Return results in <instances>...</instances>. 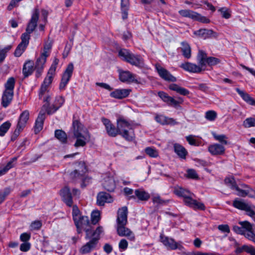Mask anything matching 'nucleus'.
Listing matches in <instances>:
<instances>
[{
    "mask_svg": "<svg viewBox=\"0 0 255 255\" xmlns=\"http://www.w3.org/2000/svg\"><path fill=\"white\" fill-rule=\"evenodd\" d=\"M117 128L119 134H121L126 140L130 141L134 136L132 125L128 121L123 118L117 120Z\"/></svg>",
    "mask_w": 255,
    "mask_h": 255,
    "instance_id": "1",
    "label": "nucleus"
},
{
    "mask_svg": "<svg viewBox=\"0 0 255 255\" xmlns=\"http://www.w3.org/2000/svg\"><path fill=\"white\" fill-rule=\"evenodd\" d=\"M119 56L123 60L136 67H142L144 63L141 57L135 55L127 49H123L119 51Z\"/></svg>",
    "mask_w": 255,
    "mask_h": 255,
    "instance_id": "2",
    "label": "nucleus"
},
{
    "mask_svg": "<svg viewBox=\"0 0 255 255\" xmlns=\"http://www.w3.org/2000/svg\"><path fill=\"white\" fill-rule=\"evenodd\" d=\"M160 240L168 249L172 250L178 249L184 254H185V249L182 245L181 242H176L173 239L169 238L162 234L160 236Z\"/></svg>",
    "mask_w": 255,
    "mask_h": 255,
    "instance_id": "3",
    "label": "nucleus"
},
{
    "mask_svg": "<svg viewBox=\"0 0 255 255\" xmlns=\"http://www.w3.org/2000/svg\"><path fill=\"white\" fill-rule=\"evenodd\" d=\"M75 224L77 227L78 233H81L82 230L83 229L86 233V239H89L91 233V227L90 226V222L88 217L87 216L81 217L79 220L75 222Z\"/></svg>",
    "mask_w": 255,
    "mask_h": 255,
    "instance_id": "4",
    "label": "nucleus"
},
{
    "mask_svg": "<svg viewBox=\"0 0 255 255\" xmlns=\"http://www.w3.org/2000/svg\"><path fill=\"white\" fill-rule=\"evenodd\" d=\"M194 194L191 192L189 193L184 199L183 201L185 204L190 208L194 209H199L204 210L205 209V205L201 202H199L197 200L194 199L193 197Z\"/></svg>",
    "mask_w": 255,
    "mask_h": 255,
    "instance_id": "5",
    "label": "nucleus"
},
{
    "mask_svg": "<svg viewBox=\"0 0 255 255\" xmlns=\"http://www.w3.org/2000/svg\"><path fill=\"white\" fill-rule=\"evenodd\" d=\"M74 70V65L73 63H69L67 66L65 71L64 72L61 82L59 85V89L61 90H64L72 76Z\"/></svg>",
    "mask_w": 255,
    "mask_h": 255,
    "instance_id": "6",
    "label": "nucleus"
},
{
    "mask_svg": "<svg viewBox=\"0 0 255 255\" xmlns=\"http://www.w3.org/2000/svg\"><path fill=\"white\" fill-rule=\"evenodd\" d=\"M237 191V195L241 197L249 196L255 198V191L248 187L246 184H242L240 186H237L235 189Z\"/></svg>",
    "mask_w": 255,
    "mask_h": 255,
    "instance_id": "7",
    "label": "nucleus"
},
{
    "mask_svg": "<svg viewBox=\"0 0 255 255\" xmlns=\"http://www.w3.org/2000/svg\"><path fill=\"white\" fill-rule=\"evenodd\" d=\"M128 208L126 206L119 208L117 212V226H126L128 223Z\"/></svg>",
    "mask_w": 255,
    "mask_h": 255,
    "instance_id": "8",
    "label": "nucleus"
},
{
    "mask_svg": "<svg viewBox=\"0 0 255 255\" xmlns=\"http://www.w3.org/2000/svg\"><path fill=\"white\" fill-rule=\"evenodd\" d=\"M59 63V59L55 58L51 64L47 73L46 78L43 82V84L49 86L52 83L54 76L55 74V71L57 66Z\"/></svg>",
    "mask_w": 255,
    "mask_h": 255,
    "instance_id": "9",
    "label": "nucleus"
},
{
    "mask_svg": "<svg viewBox=\"0 0 255 255\" xmlns=\"http://www.w3.org/2000/svg\"><path fill=\"white\" fill-rule=\"evenodd\" d=\"M155 67L158 74L162 79L167 81H176V78L160 64H156Z\"/></svg>",
    "mask_w": 255,
    "mask_h": 255,
    "instance_id": "10",
    "label": "nucleus"
},
{
    "mask_svg": "<svg viewBox=\"0 0 255 255\" xmlns=\"http://www.w3.org/2000/svg\"><path fill=\"white\" fill-rule=\"evenodd\" d=\"M76 139L74 144L76 147L79 146H84L90 140V134L88 130L83 132L79 134H76V136H74Z\"/></svg>",
    "mask_w": 255,
    "mask_h": 255,
    "instance_id": "11",
    "label": "nucleus"
},
{
    "mask_svg": "<svg viewBox=\"0 0 255 255\" xmlns=\"http://www.w3.org/2000/svg\"><path fill=\"white\" fill-rule=\"evenodd\" d=\"M158 96L165 103L170 106L176 107L178 105L182 104L183 100L182 98H179L178 101L175 100L173 98L169 96L167 93L160 91L158 93Z\"/></svg>",
    "mask_w": 255,
    "mask_h": 255,
    "instance_id": "12",
    "label": "nucleus"
},
{
    "mask_svg": "<svg viewBox=\"0 0 255 255\" xmlns=\"http://www.w3.org/2000/svg\"><path fill=\"white\" fill-rule=\"evenodd\" d=\"M90 241L85 244L79 250L81 254H87L96 249L98 243V238H92Z\"/></svg>",
    "mask_w": 255,
    "mask_h": 255,
    "instance_id": "13",
    "label": "nucleus"
},
{
    "mask_svg": "<svg viewBox=\"0 0 255 255\" xmlns=\"http://www.w3.org/2000/svg\"><path fill=\"white\" fill-rule=\"evenodd\" d=\"M39 11L37 8H35L32 12L31 19L28 22L26 31L28 33H32L37 26V23L39 19Z\"/></svg>",
    "mask_w": 255,
    "mask_h": 255,
    "instance_id": "14",
    "label": "nucleus"
},
{
    "mask_svg": "<svg viewBox=\"0 0 255 255\" xmlns=\"http://www.w3.org/2000/svg\"><path fill=\"white\" fill-rule=\"evenodd\" d=\"M119 77L120 80L123 82L139 83V81L136 78V76L128 71L120 72Z\"/></svg>",
    "mask_w": 255,
    "mask_h": 255,
    "instance_id": "15",
    "label": "nucleus"
},
{
    "mask_svg": "<svg viewBox=\"0 0 255 255\" xmlns=\"http://www.w3.org/2000/svg\"><path fill=\"white\" fill-rule=\"evenodd\" d=\"M117 234L121 237H126L130 241H134L135 237L134 233L126 226H117Z\"/></svg>",
    "mask_w": 255,
    "mask_h": 255,
    "instance_id": "16",
    "label": "nucleus"
},
{
    "mask_svg": "<svg viewBox=\"0 0 255 255\" xmlns=\"http://www.w3.org/2000/svg\"><path fill=\"white\" fill-rule=\"evenodd\" d=\"M60 196L62 201L69 207L73 206V202L72 196L70 188L65 186L62 188L60 192Z\"/></svg>",
    "mask_w": 255,
    "mask_h": 255,
    "instance_id": "17",
    "label": "nucleus"
},
{
    "mask_svg": "<svg viewBox=\"0 0 255 255\" xmlns=\"http://www.w3.org/2000/svg\"><path fill=\"white\" fill-rule=\"evenodd\" d=\"M239 224L243 227L247 234L245 237L255 243V234L253 231V225L248 221H240Z\"/></svg>",
    "mask_w": 255,
    "mask_h": 255,
    "instance_id": "18",
    "label": "nucleus"
},
{
    "mask_svg": "<svg viewBox=\"0 0 255 255\" xmlns=\"http://www.w3.org/2000/svg\"><path fill=\"white\" fill-rule=\"evenodd\" d=\"M102 121L104 125L108 134L112 137H115L118 134L119 131L118 128L113 125L110 121L105 118H102Z\"/></svg>",
    "mask_w": 255,
    "mask_h": 255,
    "instance_id": "19",
    "label": "nucleus"
},
{
    "mask_svg": "<svg viewBox=\"0 0 255 255\" xmlns=\"http://www.w3.org/2000/svg\"><path fill=\"white\" fill-rule=\"evenodd\" d=\"M112 202H113L112 197L108 193L102 192L97 195V204L99 206H104L106 203H111Z\"/></svg>",
    "mask_w": 255,
    "mask_h": 255,
    "instance_id": "20",
    "label": "nucleus"
},
{
    "mask_svg": "<svg viewBox=\"0 0 255 255\" xmlns=\"http://www.w3.org/2000/svg\"><path fill=\"white\" fill-rule=\"evenodd\" d=\"M208 151L212 155H218L223 154L225 152V147L223 145L215 143L211 144L208 146Z\"/></svg>",
    "mask_w": 255,
    "mask_h": 255,
    "instance_id": "21",
    "label": "nucleus"
},
{
    "mask_svg": "<svg viewBox=\"0 0 255 255\" xmlns=\"http://www.w3.org/2000/svg\"><path fill=\"white\" fill-rule=\"evenodd\" d=\"M180 67L185 71L190 73H200L202 71L200 66L188 62L182 63Z\"/></svg>",
    "mask_w": 255,
    "mask_h": 255,
    "instance_id": "22",
    "label": "nucleus"
},
{
    "mask_svg": "<svg viewBox=\"0 0 255 255\" xmlns=\"http://www.w3.org/2000/svg\"><path fill=\"white\" fill-rule=\"evenodd\" d=\"M130 91L129 89H117L110 93V96L116 99H121L127 97Z\"/></svg>",
    "mask_w": 255,
    "mask_h": 255,
    "instance_id": "23",
    "label": "nucleus"
},
{
    "mask_svg": "<svg viewBox=\"0 0 255 255\" xmlns=\"http://www.w3.org/2000/svg\"><path fill=\"white\" fill-rule=\"evenodd\" d=\"M80 168L81 170L76 169L70 173V176L71 179L75 181L83 179L84 174L86 172L87 170L83 164L81 165Z\"/></svg>",
    "mask_w": 255,
    "mask_h": 255,
    "instance_id": "24",
    "label": "nucleus"
},
{
    "mask_svg": "<svg viewBox=\"0 0 255 255\" xmlns=\"http://www.w3.org/2000/svg\"><path fill=\"white\" fill-rule=\"evenodd\" d=\"M45 115L44 112L41 111L35 121L34 131L36 133L39 132L43 128Z\"/></svg>",
    "mask_w": 255,
    "mask_h": 255,
    "instance_id": "25",
    "label": "nucleus"
},
{
    "mask_svg": "<svg viewBox=\"0 0 255 255\" xmlns=\"http://www.w3.org/2000/svg\"><path fill=\"white\" fill-rule=\"evenodd\" d=\"M64 99L62 97H57L56 98L52 107L49 108L47 109V113L49 115H51L56 112L64 103Z\"/></svg>",
    "mask_w": 255,
    "mask_h": 255,
    "instance_id": "26",
    "label": "nucleus"
},
{
    "mask_svg": "<svg viewBox=\"0 0 255 255\" xmlns=\"http://www.w3.org/2000/svg\"><path fill=\"white\" fill-rule=\"evenodd\" d=\"M47 57L45 56L44 54H41L40 56L36 61L35 68L36 70L37 73L39 75H40L43 71L44 64L46 61Z\"/></svg>",
    "mask_w": 255,
    "mask_h": 255,
    "instance_id": "27",
    "label": "nucleus"
},
{
    "mask_svg": "<svg viewBox=\"0 0 255 255\" xmlns=\"http://www.w3.org/2000/svg\"><path fill=\"white\" fill-rule=\"evenodd\" d=\"M72 129L73 136H76V134H79L83 132L87 131V129L78 121L75 120L73 122Z\"/></svg>",
    "mask_w": 255,
    "mask_h": 255,
    "instance_id": "28",
    "label": "nucleus"
},
{
    "mask_svg": "<svg viewBox=\"0 0 255 255\" xmlns=\"http://www.w3.org/2000/svg\"><path fill=\"white\" fill-rule=\"evenodd\" d=\"M207 56L206 53L202 50H199L197 56L198 66L203 70V67L207 65Z\"/></svg>",
    "mask_w": 255,
    "mask_h": 255,
    "instance_id": "29",
    "label": "nucleus"
},
{
    "mask_svg": "<svg viewBox=\"0 0 255 255\" xmlns=\"http://www.w3.org/2000/svg\"><path fill=\"white\" fill-rule=\"evenodd\" d=\"M236 91L242 98L248 104L255 106V100L244 91L236 88Z\"/></svg>",
    "mask_w": 255,
    "mask_h": 255,
    "instance_id": "30",
    "label": "nucleus"
},
{
    "mask_svg": "<svg viewBox=\"0 0 255 255\" xmlns=\"http://www.w3.org/2000/svg\"><path fill=\"white\" fill-rule=\"evenodd\" d=\"M14 92L4 91L2 95L1 105L4 108H6L11 103Z\"/></svg>",
    "mask_w": 255,
    "mask_h": 255,
    "instance_id": "31",
    "label": "nucleus"
},
{
    "mask_svg": "<svg viewBox=\"0 0 255 255\" xmlns=\"http://www.w3.org/2000/svg\"><path fill=\"white\" fill-rule=\"evenodd\" d=\"M214 34L215 33L212 30L208 29H200L194 31V34L204 39L209 38Z\"/></svg>",
    "mask_w": 255,
    "mask_h": 255,
    "instance_id": "32",
    "label": "nucleus"
},
{
    "mask_svg": "<svg viewBox=\"0 0 255 255\" xmlns=\"http://www.w3.org/2000/svg\"><path fill=\"white\" fill-rule=\"evenodd\" d=\"M29 112L28 110H25L20 115L17 125L23 128L26 126V125L29 120Z\"/></svg>",
    "mask_w": 255,
    "mask_h": 255,
    "instance_id": "33",
    "label": "nucleus"
},
{
    "mask_svg": "<svg viewBox=\"0 0 255 255\" xmlns=\"http://www.w3.org/2000/svg\"><path fill=\"white\" fill-rule=\"evenodd\" d=\"M34 63L32 61H26L23 67L22 72L25 77L31 75L33 71Z\"/></svg>",
    "mask_w": 255,
    "mask_h": 255,
    "instance_id": "34",
    "label": "nucleus"
},
{
    "mask_svg": "<svg viewBox=\"0 0 255 255\" xmlns=\"http://www.w3.org/2000/svg\"><path fill=\"white\" fill-rule=\"evenodd\" d=\"M169 88L172 91H174L183 96H187L189 94V91L186 89L180 87L176 84H171L169 86Z\"/></svg>",
    "mask_w": 255,
    "mask_h": 255,
    "instance_id": "35",
    "label": "nucleus"
},
{
    "mask_svg": "<svg viewBox=\"0 0 255 255\" xmlns=\"http://www.w3.org/2000/svg\"><path fill=\"white\" fill-rule=\"evenodd\" d=\"M174 150L175 152L181 158L184 159L187 154V151L186 149L178 143L174 144Z\"/></svg>",
    "mask_w": 255,
    "mask_h": 255,
    "instance_id": "36",
    "label": "nucleus"
},
{
    "mask_svg": "<svg viewBox=\"0 0 255 255\" xmlns=\"http://www.w3.org/2000/svg\"><path fill=\"white\" fill-rule=\"evenodd\" d=\"M243 251L246 252L251 255H255V248L252 246L244 245L242 247L237 248L235 251L238 254L241 253Z\"/></svg>",
    "mask_w": 255,
    "mask_h": 255,
    "instance_id": "37",
    "label": "nucleus"
},
{
    "mask_svg": "<svg viewBox=\"0 0 255 255\" xmlns=\"http://www.w3.org/2000/svg\"><path fill=\"white\" fill-rule=\"evenodd\" d=\"M135 196L141 201H146L149 197V194L142 189H136L134 191Z\"/></svg>",
    "mask_w": 255,
    "mask_h": 255,
    "instance_id": "38",
    "label": "nucleus"
},
{
    "mask_svg": "<svg viewBox=\"0 0 255 255\" xmlns=\"http://www.w3.org/2000/svg\"><path fill=\"white\" fill-rule=\"evenodd\" d=\"M181 51L183 55L186 58L189 59L191 56V50L190 45L186 42H183L181 43Z\"/></svg>",
    "mask_w": 255,
    "mask_h": 255,
    "instance_id": "39",
    "label": "nucleus"
},
{
    "mask_svg": "<svg viewBox=\"0 0 255 255\" xmlns=\"http://www.w3.org/2000/svg\"><path fill=\"white\" fill-rule=\"evenodd\" d=\"M15 80L13 77L9 78L4 84L5 91L13 92Z\"/></svg>",
    "mask_w": 255,
    "mask_h": 255,
    "instance_id": "40",
    "label": "nucleus"
},
{
    "mask_svg": "<svg viewBox=\"0 0 255 255\" xmlns=\"http://www.w3.org/2000/svg\"><path fill=\"white\" fill-rule=\"evenodd\" d=\"M180 15L183 17H188L194 19L197 13L189 9H182L179 11Z\"/></svg>",
    "mask_w": 255,
    "mask_h": 255,
    "instance_id": "41",
    "label": "nucleus"
},
{
    "mask_svg": "<svg viewBox=\"0 0 255 255\" xmlns=\"http://www.w3.org/2000/svg\"><path fill=\"white\" fill-rule=\"evenodd\" d=\"M174 193L177 196L182 197L184 199L187 195H189L190 192L181 187L177 186L174 187Z\"/></svg>",
    "mask_w": 255,
    "mask_h": 255,
    "instance_id": "42",
    "label": "nucleus"
},
{
    "mask_svg": "<svg viewBox=\"0 0 255 255\" xmlns=\"http://www.w3.org/2000/svg\"><path fill=\"white\" fill-rule=\"evenodd\" d=\"M103 186L108 191H113L115 188V184L114 179L112 178H109L107 180L104 181Z\"/></svg>",
    "mask_w": 255,
    "mask_h": 255,
    "instance_id": "43",
    "label": "nucleus"
},
{
    "mask_svg": "<svg viewBox=\"0 0 255 255\" xmlns=\"http://www.w3.org/2000/svg\"><path fill=\"white\" fill-rule=\"evenodd\" d=\"M249 205V204L238 199H235L233 202L234 207L242 210L246 211Z\"/></svg>",
    "mask_w": 255,
    "mask_h": 255,
    "instance_id": "44",
    "label": "nucleus"
},
{
    "mask_svg": "<svg viewBox=\"0 0 255 255\" xmlns=\"http://www.w3.org/2000/svg\"><path fill=\"white\" fill-rule=\"evenodd\" d=\"M55 136L62 143L66 142L67 140V135L66 133L62 130H56L55 131Z\"/></svg>",
    "mask_w": 255,
    "mask_h": 255,
    "instance_id": "45",
    "label": "nucleus"
},
{
    "mask_svg": "<svg viewBox=\"0 0 255 255\" xmlns=\"http://www.w3.org/2000/svg\"><path fill=\"white\" fill-rule=\"evenodd\" d=\"M11 126L9 121L3 123L0 126V136H3L10 128Z\"/></svg>",
    "mask_w": 255,
    "mask_h": 255,
    "instance_id": "46",
    "label": "nucleus"
},
{
    "mask_svg": "<svg viewBox=\"0 0 255 255\" xmlns=\"http://www.w3.org/2000/svg\"><path fill=\"white\" fill-rule=\"evenodd\" d=\"M144 150L146 154L150 157L155 158L158 156V151L154 147H147Z\"/></svg>",
    "mask_w": 255,
    "mask_h": 255,
    "instance_id": "47",
    "label": "nucleus"
},
{
    "mask_svg": "<svg viewBox=\"0 0 255 255\" xmlns=\"http://www.w3.org/2000/svg\"><path fill=\"white\" fill-rule=\"evenodd\" d=\"M217 117V113L213 110L207 111L205 113V118L209 121H214Z\"/></svg>",
    "mask_w": 255,
    "mask_h": 255,
    "instance_id": "48",
    "label": "nucleus"
},
{
    "mask_svg": "<svg viewBox=\"0 0 255 255\" xmlns=\"http://www.w3.org/2000/svg\"><path fill=\"white\" fill-rule=\"evenodd\" d=\"M225 184L232 189L235 190L237 186L235 180L233 177H227L225 179Z\"/></svg>",
    "mask_w": 255,
    "mask_h": 255,
    "instance_id": "49",
    "label": "nucleus"
},
{
    "mask_svg": "<svg viewBox=\"0 0 255 255\" xmlns=\"http://www.w3.org/2000/svg\"><path fill=\"white\" fill-rule=\"evenodd\" d=\"M27 47V46L24 45L21 43H19L18 46H17L14 53V55L15 57H19L21 55V54L24 52L26 48Z\"/></svg>",
    "mask_w": 255,
    "mask_h": 255,
    "instance_id": "50",
    "label": "nucleus"
},
{
    "mask_svg": "<svg viewBox=\"0 0 255 255\" xmlns=\"http://www.w3.org/2000/svg\"><path fill=\"white\" fill-rule=\"evenodd\" d=\"M100 219V213L99 211H94L91 213V223L96 224Z\"/></svg>",
    "mask_w": 255,
    "mask_h": 255,
    "instance_id": "51",
    "label": "nucleus"
},
{
    "mask_svg": "<svg viewBox=\"0 0 255 255\" xmlns=\"http://www.w3.org/2000/svg\"><path fill=\"white\" fill-rule=\"evenodd\" d=\"M212 135L215 139L217 140H218L219 142H221L224 144H227L228 141L227 140V137L224 134H217L216 133L213 132L212 133Z\"/></svg>",
    "mask_w": 255,
    "mask_h": 255,
    "instance_id": "52",
    "label": "nucleus"
},
{
    "mask_svg": "<svg viewBox=\"0 0 255 255\" xmlns=\"http://www.w3.org/2000/svg\"><path fill=\"white\" fill-rule=\"evenodd\" d=\"M243 126L246 128L255 127V118L251 117L246 119L243 122Z\"/></svg>",
    "mask_w": 255,
    "mask_h": 255,
    "instance_id": "53",
    "label": "nucleus"
},
{
    "mask_svg": "<svg viewBox=\"0 0 255 255\" xmlns=\"http://www.w3.org/2000/svg\"><path fill=\"white\" fill-rule=\"evenodd\" d=\"M11 45H8L4 48L0 50V64L4 60L7 52L11 48Z\"/></svg>",
    "mask_w": 255,
    "mask_h": 255,
    "instance_id": "54",
    "label": "nucleus"
},
{
    "mask_svg": "<svg viewBox=\"0 0 255 255\" xmlns=\"http://www.w3.org/2000/svg\"><path fill=\"white\" fill-rule=\"evenodd\" d=\"M222 14V16L226 19H228L231 17V12L229 8L226 7H222L218 10Z\"/></svg>",
    "mask_w": 255,
    "mask_h": 255,
    "instance_id": "55",
    "label": "nucleus"
},
{
    "mask_svg": "<svg viewBox=\"0 0 255 255\" xmlns=\"http://www.w3.org/2000/svg\"><path fill=\"white\" fill-rule=\"evenodd\" d=\"M30 33L25 32L23 33L21 36V41L20 43H21L24 45L28 46L29 43V40L30 39Z\"/></svg>",
    "mask_w": 255,
    "mask_h": 255,
    "instance_id": "56",
    "label": "nucleus"
},
{
    "mask_svg": "<svg viewBox=\"0 0 255 255\" xmlns=\"http://www.w3.org/2000/svg\"><path fill=\"white\" fill-rule=\"evenodd\" d=\"M72 215L74 222H77L78 220H79V219L81 217L80 211L76 205L73 206Z\"/></svg>",
    "mask_w": 255,
    "mask_h": 255,
    "instance_id": "57",
    "label": "nucleus"
},
{
    "mask_svg": "<svg viewBox=\"0 0 255 255\" xmlns=\"http://www.w3.org/2000/svg\"><path fill=\"white\" fill-rule=\"evenodd\" d=\"M103 227L101 226L98 227L94 232H92L91 230V233L90 234V237L89 239L92 238H98V241L100 239V235L103 232Z\"/></svg>",
    "mask_w": 255,
    "mask_h": 255,
    "instance_id": "58",
    "label": "nucleus"
},
{
    "mask_svg": "<svg viewBox=\"0 0 255 255\" xmlns=\"http://www.w3.org/2000/svg\"><path fill=\"white\" fill-rule=\"evenodd\" d=\"M245 211L248 216L255 221V206L249 204Z\"/></svg>",
    "mask_w": 255,
    "mask_h": 255,
    "instance_id": "59",
    "label": "nucleus"
},
{
    "mask_svg": "<svg viewBox=\"0 0 255 255\" xmlns=\"http://www.w3.org/2000/svg\"><path fill=\"white\" fill-rule=\"evenodd\" d=\"M42 226V223L40 221H34L32 222L30 226V230H38L40 229Z\"/></svg>",
    "mask_w": 255,
    "mask_h": 255,
    "instance_id": "60",
    "label": "nucleus"
},
{
    "mask_svg": "<svg viewBox=\"0 0 255 255\" xmlns=\"http://www.w3.org/2000/svg\"><path fill=\"white\" fill-rule=\"evenodd\" d=\"M220 62V60L217 58L213 57H208L207 61V65L212 66L219 63Z\"/></svg>",
    "mask_w": 255,
    "mask_h": 255,
    "instance_id": "61",
    "label": "nucleus"
},
{
    "mask_svg": "<svg viewBox=\"0 0 255 255\" xmlns=\"http://www.w3.org/2000/svg\"><path fill=\"white\" fill-rule=\"evenodd\" d=\"M10 189L9 188H5L3 191L0 192V204L5 199V197L10 193Z\"/></svg>",
    "mask_w": 255,
    "mask_h": 255,
    "instance_id": "62",
    "label": "nucleus"
},
{
    "mask_svg": "<svg viewBox=\"0 0 255 255\" xmlns=\"http://www.w3.org/2000/svg\"><path fill=\"white\" fill-rule=\"evenodd\" d=\"M52 44L50 42L46 43L44 46L43 51L41 54H44L45 56L48 57L49 55V50L51 48Z\"/></svg>",
    "mask_w": 255,
    "mask_h": 255,
    "instance_id": "63",
    "label": "nucleus"
},
{
    "mask_svg": "<svg viewBox=\"0 0 255 255\" xmlns=\"http://www.w3.org/2000/svg\"><path fill=\"white\" fill-rule=\"evenodd\" d=\"M186 139L190 145L195 146L199 145V144L195 138V136L193 135H189L186 136Z\"/></svg>",
    "mask_w": 255,
    "mask_h": 255,
    "instance_id": "64",
    "label": "nucleus"
}]
</instances>
